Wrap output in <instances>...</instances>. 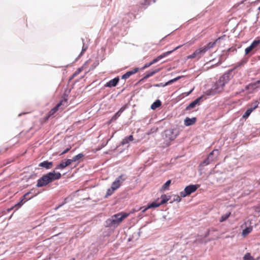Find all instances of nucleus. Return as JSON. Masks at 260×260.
Segmentation results:
<instances>
[{
  "mask_svg": "<svg viewBox=\"0 0 260 260\" xmlns=\"http://www.w3.org/2000/svg\"><path fill=\"white\" fill-rule=\"evenodd\" d=\"M236 67L230 69L223 74L214 84L211 88L207 90L205 93L207 95H214L221 92L226 84L233 78V73Z\"/></svg>",
  "mask_w": 260,
  "mask_h": 260,
  "instance_id": "f257e3e1",
  "label": "nucleus"
},
{
  "mask_svg": "<svg viewBox=\"0 0 260 260\" xmlns=\"http://www.w3.org/2000/svg\"><path fill=\"white\" fill-rule=\"evenodd\" d=\"M129 215V213L124 212H121L115 214L112 216L111 218L106 220L105 222V226L106 227H116Z\"/></svg>",
  "mask_w": 260,
  "mask_h": 260,
  "instance_id": "f03ea898",
  "label": "nucleus"
},
{
  "mask_svg": "<svg viewBox=\"0 0 260 260\" xmlns=\"http://www.w3.org/2000/svg\"><path fill=\"white\" fill-rule=\"evenodd\" d=\"M200 186L199 184H190L186 186L184 190L180 192V195L181 197L184 198L195 192Z\"/></svg>",
  "mask_w": 260,
  "mask_h": 260,
  "instance_id": "7ed1b4c3",
  "label": "nucleus"
},
{
  "mask_svg": "<svg viewBox=\"0 0 260 260\" xmlns=\"http://www.w3.org/2000/svg\"><path fill=\"white\" fill-rule=\"evenodd\" d=\"M165 139L167 141H172L178 135V131L176 129H169L165 131Z\"/></svg>",
  "mask_w": 260,
  "mask_h": 260,
  "instance_id": "20e7f679",
  "label": "nucleus"
},
{
  "mask_svg": "<svg viewBox=\"0 0 260 260\" xmlns=\"http://www.w3.org/2000/svg\"><path fill=\"white\" fill-rule=\"evenodd\" d=\"M49 178L47 174L43 175L40 179L38 180L36 186L37 187H41L48 185L50 183Z\"/></svg>",
  "mask_w": 260,
  "mask_h": 260,
  "instance_id": "39448f33",
  "label": "nucleus"
},
{
  "mask_svg": "<svg viewBox=\"0 0 260 260\" xmlns=\"http://www.w3.org/2000/svg\"><path fill=\"white\" fill-rule=\"evenodd\" d=\"M236 51L237 49L234 47L229 48L226 50H223L222 52V54L220 55V60H221V61H224L228 57L229 55L231 54L232 53H234Z\"/></svg>",
  "mask_w": 260,
  "mask_h": 260,
  "instance_id": "423d86ee",
  "label": "nucleus"
},
{
  "mask_svg": "<svg viewBox=\"0 0 260 260\" xmlns=\"http://www.w3.org/2000/svg\"><path fill=\"white\" fill-rule=\"evenodd\" d=\"M181 46H178L175 48L173 50L169 51L163 53L162 54L159 55L156 58L153 59L151 62L152 64H153L155 63H156L157 61H158L159 60L161 59L162 58L168 56L170 54H171L174 51L178 49V48H180Z\"/></svg>",
  "mask_w": 260,
  "mask_h": 260,
  "instance_id": "0eeeda50",
  "label": "nucleus"
},
{
  "mask_svg": "<svg viewBox=\"0 0 260 260\" xmlns=\"http://www.w3.org/2000/svg\"><path fill=\"white\" fill-rule=\"evenodd\" d=\"M260 44V40H254L251 45L245 49V54H248L250 52L256 49Z\"/></svg>",
  "mask_w": 260,
  "mask_h": 260,
  "instance_id": "6e6552de",
  "label": "nucleus"
},
{
  "mask_svg": "<svg viewBox=\"0 0 260 260\" xmlns=\"http://www.w3.org/2000/svg\"><path fill=\"white\" fill-rule=\"evenodd\" d=\"M47 174L50 183L54 180L59 179L61 177V175L59 172H55V171L50 172L47 173Z\"/></svg>",
  "mask_w": 260,
  "mask_h": 260,
  "instance_id": "1a4fd4ad",
  "label": "nucleus"
},
{
  "mask_svg": "<svg viewBox=\"0 0 260 260\" xmlns=\"http://www.w3.org/2000/svg\"><path fill=\"white\" fill-rule=\"evenodd\" d=\"M218 154V150L217 149H215L213 150L211 152H210L208 156V157L205 159L203 164L205 165H209L211 161L214 159L213 156L215 155L216 157Z\"/></svg>",
  "mask_w": 260,
  "mask_h": 260,
  "instance_id": "9d476101",
  "label": "nucleus"
},
{
  "mask_svg": "<svg viewBox=\"0 0 260 260\" xmlns=\"http://www.w3.org/2000/svg\"><path fill=\"white\" fill-rule=\"evenodd\" d=\"M126 179L127 176L125 174H121L118 176L113 182V185L118 186L119 188Z\"/></svg>",
  "mask_w": 260,
  "mask_h": 260,
  "instance_id": "9b49d317",
  "label": "nucleus"
},
{
  "mask_svg": "<svg viewBox=\"0 0 260 260\" xmlns=\"http://www.w3.org/2000/svg\"><path fill=\"white\" fill-rule=\"evenodd\" d=\"M258 103H257V101H256L254 104L251 105V107L250 108H248L245 112V113L243 115L242 117L243 118H248L251 112L255 109L257 106H258Z\"/></svg>",
  "mask_w": 260,
  "mask_h": 260,
  "instance_id": "f8f14e48",
  "label": "nucleus"
},
{
  "mask_svg": "<svg viewBox=\"0 0 260 260\" xmlns=\"http://www.w3.org/2000/svg\"><path fill=\"white\" fill-rule=\"evenodd\" d=\"M72 163L71 159H67L65 161H61L60 164L57 165L55 169L56 170H62L70 166Z\"/></svg>",
  "mask_w": 260,
  "mask_h": 260,
  "instance_id": "ddd939ff",
  "label": "nucleus"
},
{
  "mask_svg": "<svg viewBox=\"0 0 260 260\" xmlns=\"http://www.w3.org/2000/svg\"><path fill=\"white\" fill-rule=\"evenodd\" d=\"M119 78L118 77H116L114 79L110 80L109 82L105 84L104 87H115L118 83Z\"/></svg>",
  "mask_w": 260,
  "mask_h": 260,
  "instance_id": "4468645a",
  "label": "nucleus"
},
{
  "mask_svg": "<svg viewBox=\"0 0 260 260\" xmlns=\"http://www.w3.org/2000/svg\"><path fill=\"white\" fill-rule=\"evenodd\" d=\"M203 99V96H201L195 100L191 102L185 108L186 110H189L191 109L194 108L197 105L199 104L200 101Z\"/></svg>",
  "mask_w": 260,
  "mask_h": 260,
  "instance_id": "2eb2a0df",
  "label": "nucleus"
},
{
  "mask_svg": "<svg viewBox=\"0 0 260 260\" xmlns=\"http://www.w3.org/2000/svg\"><path fill=\"white\" fill-rule=\"evenodd\" d=\"M139 68H135L133 70L128 71L122 76L121 79L126 80V79H128L132 75H133L135 74V73H136L137 72H138L139 71Z\"/></svg>",
  "mask_w": 260,
  "mask_h": 260,
  "instance_id": "dca6fc26",
  "label": "nucleus"
},
{
  "mask_svg": "<svg viewBox=\"0 0 260 260\" xmlns=\"http://www.w3.org/2000/svg\"><path fill=\"white\" fill-rule=\"evenodd\" d=\"M38 166L40 168H44L47 170H49L52 167L53 162L49 161L48 160H45L40 162Z\"/></svg>",
  "mask_w": 260,
  "mask_h": 260,
  "instance_id": "f3484780",
  "label": "nucleus"
},
{
  "mask_svg": "<svg viewBox=\"0 0 260 260\" xmlns=\"http://www.w3.org/2000/svg\"><path fill=\"white\" fill-rule=\"evenodd\" d=\"M125 107H122L111 118L110 122L115 121L120 116L121 113L125 110Z\"/></svg>",
  "mask_w": 260,
  "mask_h": 260,
  "instance_id": "a211bd4d",
  "label": "nucleus"
},
{
  "mask_svg": "<svg viewBox=\"0 0 260 260\" xmlns=\"http://www.w3.org/2000/svg\"><path fill=\"white\" fill-rule=\"evenodd\" d=\"M197 120V118L196 117H192L190 118L189 117H186L184 120V124L185 126H190L193 124Z\"/></svg>",
  "mask_w": 260,
  "mask_h": 260,
  "instance_id": "6ab92c4d",
  "label": "nucleus"
},
{
  "mask_svg": "<svg viewBox=\"0 0 260 260\" xmlns=\"http://www.w3.org/2000/svg\"><path fill=\"white\" fill-rule=\"evenodd\" d=\"M133 140H134V137H133V135H131L128 136H126V137H124V138L120 142V145H124L125 144H127L130 142H132Z\"/></svg>",
  "mask_w": 260,
  "mask_h": 260,
  "instance_id": "aec40b11",
  "label": "nucleus"
},
{
  "mask_svg": "<svg viewBox=\"0 0 260 260\" xmlns=\"http://www.w3.org/2000/svg\"><path fill=\"white\" fill-rule=\"evenodd\" d=\"M206 52L207 49L204 47L198 49L195 51V52L197 55V58H201Z\"/></svg>",
  "mask_w": 260,
  "mask_h": 260,
  "instance_id": "412c9836",
  "label": "nucleus"
},
{
  "mask_svg": "<svg viewBox=\"0 0 260 260\" xmlns=\"http://www.w3.org/2000/svg\"><path fill=\"white\" fill-rule=\"evenodd\" d=\"M118 188V186L113 185V183H112L111 187L108 189L105 197L107 198L108 197L112 195L114 191Z\"/></svg>",
  "mask_w": 260,
  "mask_h": 260,
  "instance_id": "4be33fe9",
  "label": "nucleus"
},
{
  "mask_svg": "<svg viewBox=\"0 0 260 260\" xmlns=\"http://www.w3.org/2000/svg\"><path fill=\"white\" fill-rule=\"evenodd\" d=\"M159 71V69H155L147 72L142 80H144L149 78V77L154 75L155 74L157 73Z\"/></svg>",
  "mask_w": 260,
  "mask_h": 260,
  "instance_id": "5701e85b",
  "label": "nucleus"
},
{
  "mask_svg": "<svg viewBox=\"0 0 260 260\" xmlns=\"http://www.w3.org/2000/svg\"><path fill=\"white\" fill-rule=\"evenodd\" d=\"M223 37H219L217 39H216L214 42H209L207 44V45L205 46L204 47L207 49V51L211 49L215 45V44L219 41Z\"/></svg>",
  "mask_w": 260,
  "mask_h": 260,
  "instance_id": "b1692460",
  "label": "nucleus"
},
{
  "mask_svg": "<svg viewBox=\"0 0 260 260\" xmlns=\"http://www.w3.org/2000/svg\"><path fill=\"white\" fill-rule=\"evenodd\" d=\"M171 197L170 196H167L165 194H162L160 197L161 201L159 202L160 205H162L167 203L170 199Z\"/></svg>",
  "mask_w": 260,
  "mask_h": 260,
  "instance_id": "393cba45",
  "label": "nucleus"
},
{
  "mask_svg": "<svg viewBox=\"0 0 260 260\" xmlns=\"http://www.w3.org/2000/svg\"><path fill=\"white\" fill-rule=\"evenodd\" d=\"M259 83V81H257L255 83H250L245 86V90L252 91L254 88H256L257 84Z\"/></svg>",
  "mask_w": 260,
  "mask_h": 260,
  "instance_id": "a878e982",
  "label": "nucleus"
},
{
  "mask_svg": "<svg viewBox=\"0 0 260 260\" xmlns=\"http://www.w3.org/2000/svg\"><path fill=\"white\" fill-rule=\"evenodd\" d=\"M161 105V102L159 100H156L151 106V109L153 110L159 107Z\"/></svg>",
  "mask_w": 260,
  "mask_h": 260,
  "instance_id": "bb28decb",
  "label": "nucleus"
},
{
  "mask_svg": "<svg viewBox=\"0 0 260 260\" xmlns=\"http://www.w3.org/2000/svg\"><path fill=\"white\" fill-rule=\"evenodd\" d=\"M84 157V154L82 153H79L78 154L75 155L74 156L72 159H71L72 162H76L81 158H82Z\"/></svg>",
  "mask_w": 260,
  "mask_h": 260,
  "instance_id": "cd10ccee",
  "label": "nucleus"
},
{
  "mask_svg": "<svg viewBox=\"0 0 260 260\" xmlns=\"http://www.w3.org/2000/svg\"><path fill=\"white\" fill-rule=\"evenodd\" d=\"M82 43H83L82 49L81 53H80V54L79 55V56L78 57V58L80 57V56H81L83 55V54L86 51L87 49L88 48V45L85 44L83 39H82Z\"/></svg>",
  "mask_w": 260,
  "mask_h": 260,
  "instance_id": "c85d7f7f",
  "label": "nucleus"
},
{
  "mask_svg": "<svg viewBox=\"0 0 260 260\" xmlns=\"http://www.w3.org/2000/svg\"><path fill=\"white\" fill-rule=\"evenodd\" d=\"M29 194H30V191H28L27 192H26V193H25L21 198V199H22L23 200H25V201H27L30 199H31V198H32L36 196L37 195V194H35L33 196H32L31 197H29Z\"/></svg>",
  "mask_w": 260,
  "mask_h": 260,
  "instance_id": "c756f323",
  "label": "nucleus"
},
{
  "mask_svg": "<svg viewBox=\"0 0 260 260\" xmlns=\"http://www.w3.org/2000/svg\"><path fill=\"white\" fill-rule=\"evenodd\" d=\"M160 203H157L156 202H153L147 205V208H155L160 206Z\"/></svg>",
  "mask_w": 260,
  "mask_h": 260,
  "instance_id": "7c9ffc66",
  "label": "nucleus"
},
{
  "mask_svg": "<svg viewBox=\"0 0 260 260\" xmlns=\"http://www.w3.org/2000/svg\"><path fill=\"white\" fill-rule=\"evenodd\" d=\"M183 77H184V76H178V77H177L174 79H172L171 80H170L168 82H166V84L168 85H170V84H172L173 83L177 81L178 80H179V79H181Z\"/></svg>",
  "mask_w": 260,
  "mask_h": 260,
  "instance_id": "2f4dec72",
  "label": "nucleus"
},
{
  "mask_svg": "<svg viewBox=\"0 0 260 260\" xmlns=\"http://www.w3.org/2000/svg\"><path fill=\"white\" fill-rule=\"evenodd\" d=\"M171 183V180H167L166 183L162 186L161 190H167L168 189L169 186L170 185Z\"/></svg>",
  "mask_w": 260,
  "mask_h": 260,
  "instance_id": "473e14b6",
  "label": "nucleus"
},
{
  "mask_svg": "<svg viewBox=\"0 0 260 260\" xmlns=\"http://www.w3.org/2000/svg\"><path fill=\"white\" fill-rule=\"evenodd\" d=\"M230 215H231V212H228V213H225V214L222 215L221 216L220 219H219V221L223 222V221H225L230 217Z\"/></svg>",
  "mask_w": 260,
  "mask_h": 260,
  "instance_id": "72a5a7b5",
  "label": "nucleus"
},
{
  "mask_svg": "<svg viewBox=\"0 0 260 260\" xmlns=\"http://www.w3.org/2000/svg\"><path fill=\"white\" fill-rule=\"evenodd\" d=\"M252 228L251 227H246L245 229H244L242 231V235L243 236H245L248 234H249L252 231Z\"/></svg>",
  "mask_w": 260,
  "mask_h": 260,
  "instance_id": "f704fd0d",
  "label": "nucleus"
},
{
  "mask_svg": "<svg viewBox=\"0 0 260 260\" xmlns=\"http://www.w3.org/2000/svg\"><path fill=\"white\" fill-rule=\"evenodd\" d=\"M61 102L58 103L55 107H54L50 112V115H53L55 113L58 109V107L61 105Z\"/></svg>",
  "mask_w": 260,
  "mask_h": 260,
  "instance_id": "c9c22d12",
  "label": "nucleus"
},
{
  "mask_svg": "<svg viewBox=\"0 0 260 260\" xmlns=\"http://www.w3.org/2000/svg\"><path fill=\"white\" fill-rule=\"evenodd\" d=\"M243 260H254L249 253H246L243 256Z\"/></svg>",
  "mask_w": 260,
  "mask_h": 260,
  "instance_id": "e433bc0d",
  "label": "nucleus"
},
{
  "mask_svg": "<svg viewBox=\"0 0 260 260\" xmlns=\"http://www.w3.org/2000/svg\"><path fill=\"white\" fill-rule=\"evenodd\" d=\"M181 196H175L174 197V198H173V200L172 202H170V203H172L173 202H179L181 201Z\"/></svg>",
  "mask_w": 260,
  "mask_h": 260,
  "instance_id": "4c0bfd02",
  "label": "nucleus"
},
{
  "mask_svg": "<svg viewBox=\"0 0 260 260\" xmlns=\"http://www.w3.org/2000/svg\"><path fill=\"white\" fill-rule=\"evenodd\" d=\"M82 71V69L81 68H79L71 77L70 80H72L75 77H76L77 75H78L79 73Z\"/></svg>",
  "mask_w": 260,
  "mask_h": 260,
  "instance_id": "58836bf2",
  "label": "nucleus"
},
{
  "mask_svg": "<svg viewBox=\"0 0 260 260\" xmlns=\"http://www.w3.org/2000/svg\"><path fill=\"white\" fill-rule=\"evenodd\" d=\"M23 201L24 200L21 198L20 201L15 205V207H16L17 209L20 208L24 203L25 201L23 202Z\"/></svg>",
  "mask_w": 260,
  "mask_h": 260,
  "instance_id": "ea45409f",
  "label": "nucleus"
},
{
  "mask_svg": "<svg viewBox=\"0 0 260 260\" xmlns=\"http://www.w3.org/2000/svg\"><path fill=\"white\" fill-rule=\"evenodd\" d=\"M69 198L67 197V198H66L64 199V201L63 202V203L62 204H61L60 205H59L58 207H57L56 208V209H58L59 208L61 207L62 206H63V205H64L65 204H66L68 202V200H69Z\"/></svg>",
  "mask_w": 260,
  "mask_h": 260,
  "instance_id": "a19ab883",
  "label": "nucleus"
},
{
  "mask_svg": "<svg viewBox=\"0 0 260 260\" xmlns=\"http://www.w3.org/2000/svg\"><path fill=\"white\" fill-rule=\"evenodd\" d=\"M153 86L154 87H165L166 86H168V85H166V83H160L154 84Z\"/></svg>",
  "mask_w": 260,
  "mask_h": 260,
  "instance_id": "79ce46f5",
  "label": "nucleus"
},
{
  "mask_svg": "<svg viewBox=\"0 0 260 260\" xmlns=\"http://www.w3.org/2000/svg\"><path fill=\"white\" fill-rule=\"evenodd\" d=\"M196 57H197V55L195 51L192 54H191V55H188L187 56L188 59H192V58H194Z\"/></svg>",
  "mask_w": 260,
  "mask_h": 260,
  "instance_id": "37998d69",
  "label": "nucleus"
},
{
  "mask_svg": "<svg viewBox=\"0 0 260 260\" xmlns=\"http://www.w3.org/2000/svg\"><path fill=\"white\" fill-rule=\"evenodd\" d=\"M150 4V0H144V2L142 3V5L146 6H148Z\"/></svg>",
  "mask_w": 260,
  "mask_h": 260,
  "instance_id": "c03bdc74",
  "label": "nucleus"
},
{
  "mask_svg": "<svg viewBox=\"0 0 260 260\" xmlns=\"http://www.w3.org/2000/svg\"><path fill=\"white\" fill-rule=\"evenodd\" d=\"M71 149V147L70 146L69 147L67 148V149H66L64 151H63L59 155H63L66 153H67L69 151V150Z\"/></svg>",
  "mask_w": 260,
  "mask_h": 260,
  "instance_id": "a18cd8bd",
  "label": "nucleus"
},
{
  "mask_svg": "<svg viewBox=\"0 0 260 260\" xmlns=\"http://www.w3.org/2000/svg\"><path fill=\"white\" fill-rule=\"evenodd\" d=\"M151 65H152L151 63V62H148V63H146L144 64V66L143 67V68H142V70H144L146 68H147L148 67H149L150 66H151Z\"/></svg>",
  "mask_w": 260,
  "mask_h": 260,
  "instance_id": "49530a36",
  "label": "nucleus"
},
{
  "mask_svg": "<svg viewBox=\"0 0 260 260\" xmlns=\"http://www.w3.org/2000/svg\"><path fill=\"white\" fill-rule=\"evenodd\" d=\"M149 208H147V207H146V208H144V207H141L140 208V210H142V212L143 213H144L146 211V210H147L148 209H149Z\"/></svg>",
  "mask_w": 260,
  "mask_h": 260,
  "instance_id": "de8ad7c7",
  "label": "nucleus"
},
{
  "mask_svg": "<svg viewBox=\"0 0 260 260\" xmlns=\"http://www.w3.org/2000/svg\"><path fill=\"white\" fill-rule=\"evenodd\" d=\"M193 90V88H192V89H191L190 91H189L188 92H186V95H188L189 94H190L192 92V91Z\"/></svg>",
  "mask_w": 260,
  "mask_h": 260,
  "instance_id": "09e8293b",
  "label": "nucleus"
},
{
  "mask_svg": "<svg viewBox=\"0 0 260 260\" xmlns=\"http://www.w3.org/2000/svg\"><path fill=\"white\" fill-rule=\"evenodd\" d=\"M258 10H259L260 11V6L258 8Z\"/></svg>",
  "mask_w": 260,
  "mask_h": 260,
  "instance_id": "8fccbe9b",
  "label": "nucleus"
},
{
  "mask_svg": "<svg viewBox=\"0 0 260 260\" xmlns=\"http://www.w3.org/2000/svg\"><path fill=\"white\" fill-rule=\"evenodd\" d=\"M21 114H19L18 115V116H20Z\"/></svg>",
  "mask_w": 260,
  "mask_h": 260,
  "instance_id": "3c124183",
  "label": "nucleus"
},
{
  "mask_svg": "<svg viewBox=\"0 0 260 260\" xmlns=\"http://www.w3.org/2000/svg\"><path fill=\"white\" fill-rule=\"evenodd\" d=\"M32 190H30V194L32 193Z\"/></svg>",
  "mask_w": 260,
  "mask_h": 260,
  "instance_id": "603ef678",
  "label": "nucleus"
},
{
  "mask_svg": "<svg viewBox=\"0 0 260 260\" xmlns=\"http://www.w3.org/2000/svg\"><path fill=\"white\" fill-rule=\"evenodd\" d=\"M155 0H153V3H155Z\"/></svg>",
  "mask_w": 260,
  "mask_h": 260,
  "instance_id": "864d4df0",
  "label": "nucleus"
},
{
  "mask_svg": "<svg viewBox=\"0 0 260 260\" xmlns=\"http://www.w3.org/2000/svg\"><path fill=\"white\" fill-rule=\"evenodd\" d=\"M130 14H127L126 16H128Z\"/></svg>",
  "mask_w": 260,
  "mask_h": 260,
  "instance_id": "5fc2aeb1",
  "label": "nucleus"
},
{
  "mask_svg": "<svg viewBox=\"0 0 260 260\" xmlns=\"http://www.w3.org/2000/svg\"><path fill=\"white\" fill-rule=\"evenodd\" d=\"M71 260H75V259H74V258H72V259H71Z\"/></svg>",
  "mask_w": 260,
  "mask_h": 260,
  "instance_id": "6e6d98bb",
  "label": "nucleus"
}]
</instances>
